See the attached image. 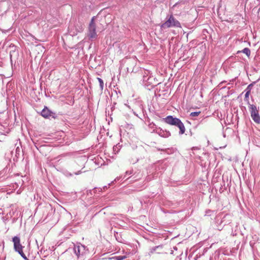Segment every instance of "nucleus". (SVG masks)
<instances>
[{
    "mask_svg": "<svg viewBox=\"0 0 260 260\" xmlns=\"http://www.w3.org/2000/svg\"><path fill=\"white\" fill-rule=\"evenodd\" d=\"M160 27L161 28L165 29L172 27H181V26L180 23L173 15H171L168 20L161 25Z\"/></svg>",
    "mask_w": 260,
    "mask_h": 260,
    "instance_id": "f257e3e1",
    "label": "nucleus"
},
{
    "mask_svg": "<svg viewBox=\"0 0 260 260\" xmlns=\"http://www.w3.org/2000/svg\"><path fill=\"white\" fill-rule=\"evenodd\" d=\"M74 251L78 258L83 257L88 252L86 247L80 244H77L74 246Z\"/></svg>",
    "mask_w": 260,
    "mask_h": 260,
    "instance_id": "f03ea898",
    "label": "nucleus"
},
{
    "mask_svg": "<svg viewBox=\"0 0 260 260\" xmlns=\"http://www.w3.org/2000/svg\"><path fill=\"white\" fill-rule=\"evenodd\" d=\"M249 108L251 116L253 120L257 123H259L260 116L259 115L258 111L256 107L254 105L249 104Z\"/></svg>",
    "mask_w": 260,
    "mask_h": 260,
    "instance_id": "7ed1b4c3",
    "label": "nucleus"
},
{
    "mask_svg": "<svg viewBox=\"0 0 260 260\" xmlns=\"http://www.w3.org/2000/svg\"><path fill=\"white\" fill-rule=\"evenodd\" d=\"M94 17H93L90 22L88 27V36L90 39H95L97 37L96 32L95 31V25L94 22Z\"/></svg>",
    "mask_w": 260,
    "mask_h": 260,
    "instance_id": "20e7f679",
    "label": "nucleus"
},
{
    "mask_svg": "<svg viewBox=\"0 0 260 260\" xmlns=\"http://www.w3.org/2000/svg\"><path fill=\"white\" fill-rule=\"evenodd\" d=\"M12 241L14 243V248L16 251L22 250L23 246L20 243V239L19 237L15 236L12 239Z\"/></svg>",
    "mask_w": 260,
    "mask_h": 260,
    "instance_id": "39448f33",
    "label": "nucleus"
},
{
    "mask_svg": "<svg viewBox=\"0 0 260 260\" xmlns=\"http://www.w3.org/2000/svg\"><path fill=\"white\" fill-rule=\"evenodd\" d=\"M178 118L169 115L164 118L163 121L168 124L173 125L176 121H178Z\"/></svg>",
    "mask_w": 260,
    "mask_h": 260,
    "instance_id": "423d86ee",
    "label": "nucleus"
},
{
    "mask_svg": "<svg viewBox=\"0 0 260 260\" xmlns=\"http://www.w3.org/2000/svg\"><path fill=\"white\" fill-rule=\"evenodd\" d=\"M173 125L177 126L179 128L180 134L182 135L185 133V128L184 125V124L181 122L180 119H179V118L178 119V121H176Z\"/></svg>",
    "mask_w": 260,
    "mask_h": 260,
    "instance_id": "0eeeda50",
    "label": "nucleus"
},
{
    "mask_svg": "<svg viewBox=\"0 0 260 260\" xmlns=\"http://www.w3.org/2000/svg\"><path fill=\"white\" fill-rule=\"evenodd\" d=\"M48 108H44L41 112V115L45 118H48L53 114Z\"/></svg>",
    "mask_w": 260,
    "mask_h": 260,
    "instance_id": "6e6552de",
    "label": "nucleus"
},
{
    "mask_svg": "<svg viewBox=\"0 0 260 260\" xmlns=\"http://www.w3.org/2000/svg\"><path fill=\"white\" fill-rule=\"evenodd\" d=\"M156 133L160 137H164V138H168L171 135V134L169 132H164V131H162L161 129L157 131Z\"/></svg>",
    "mask_w": 260,
    "mask_h": 260,
    "instance_id": "1a4fd4ad",
    "label": "nucleus"
},
{
    "mask_svg": "<svg viewBox=\"0 0 260 260\" xmlns=\"http://www.w3.org/2000/svg\"><path fill=\"white\" fill-rule=\"evenodd\" d=\"M239 52H243V53L245 54L248 57H249L250 55V50L248 48H245L242 51L238 52V53Z\"/></svg>",
    "mask_w": 260,
    "mask_h": 260,
    "instance_id": "9d476101",
    "label": "nucleus"
},
{
    "mask_svg": "<svg viewBox=\"0 0 260 260\" xmlns=\"http://www.w3.org/2000/svg\"><path fill=\"white\" fill-rule=\"evenodd\" d=\"M162 248V246H160V245H159V246H155V247H152L150 249V252H149V255H151L152 254V253H153L157 249H158V248Z\"/></svg>",
    "mask_w": 260,
    "mask_h": 260,
    "instance_id": "9b49d317",
    "label": "nucleus"
},
{
    "mask_svg": "<svg viewBox=\"0 0 260 260\" xmlns=\"http://www.w3.org/2000/svg\"><path fill=\"white\" fill-rule=\"evenodd\" d=\"M126 256L125 255H119L114 256L113 257V258L115 259V260H123L125 258H126Z\"/></svg>",
    "mask_w": 260,
    "mask_h": 260,
    "instance_id": "f8f14e48",
    "label": "nucleus"
},
{
    "mask_svg": "<svg viewBox=\"0 0 260 260\" xmlns=\"http://www.w3.org/2000/svg\"><path fill=\"white\" fill-rule=\"evenodd\" d=\"M152 78L150 77H148L147 76H144L143 77V81L144 82H148L149 83H150L151 82L149 80H152Z\"/></svg>",
    "mask_w": 260,
    "mask_h": 260,
    "instance_id": "ddd939ff",
    "label": "nucleus"
},
{
    "mask_svg": "<svg viewBox=\"0 0 260 260\" xmlns=\"http://www.w3.org/2000/svg\"><path fill=\"white\" fill-rule=\"evenodd\" d=\"M98 80L99 81L101 89L103 90L104 88V82L103 80L100 78H98Z\"/></svg>",
    "mask_w": 260,
    "mask_h": 260,
    "instance_id": "4468645a",
    "label": "nucleus"
},
{
    "mask_svg": "<svg viewBox=\"0 0 260 260\" xmlns=\"http://www.w3.org/2000/svg\"><path fill=\"white\" fill-rule=\"evenodd\" d=\"M120 146L118 145L114 146L113 147V151L115 152V153H118V152L119 151V150L120 149Z\"/></svg>",
    "mask_w": 260,
    "mask_h": 260,
    "instance_id": "2eb2a0df",
    "label": "nucleus"
},
{
    "mask_svg": "<svg viewBox=\"0 0 260 260\" xmlns=\"http://www.w3.org/2000/svg\"><path fill=\"white\" fill-rule=\"evenodd\" d=\"M17 252H18V253L24 259H27V257L26 256H25V254L23 253V250H19L18 251H17Z\"/></svg>",
    "mask_w": 260,
    "mask_h": 260,
    "instance_id": "dca6fc26",
    "label": "nucleus"
},
{
    "mask_svg": "<svg viewBox=\"0 0 260 260\" xmlns=\"http://www.w3.org/2000/svg\"><path fill=\"white\" fill-rule=\"evenodd\" d=\"M17 252H18V253L24 259H27V257L26 256H25V254L23 253V250H19L18 251H17Z\"/></svg>",
    "mask_w": 260,
    "mask_h": 260,
    "instance_id": "f3484780",
    "label": "nucleus"
},
{
    "mask_svg": "<svg viewBox=\"0 0 260 260\" xmlns=\"http://www.w3.org/2000/svg\"><path fill=\"white\" fill-rule=\"evenodd\" d=\"M201 112H193L190 114V116L191 117L198 116Z\"/></svg>",
    "mask_w": 260,
    "mask_h": 260,
    "instance_id": "a211bd4d",
    "label": "nucleus"
},
{
    "mask_svg": "<svg viewBox=\"0 0 260 260\" xmlns=\"http://www.w3.org/2000/svg\"><path fill=\"white\" fill-rule=\"evenodd\" d=\"M253 83H251L246 88V89H245V91H248V92H250L251 91V90L252 89V87L253 86Z\"/></svg>",
    "mask_w": 260,
    "mask_h": 260,
    "instance_id": "6ab92c4d",
    "label": "nucleus"
},
{
    "mask_svg": "<svg viewBox=\"0 0 260 260\" xmlns=\"http://www.w3.org/2000/svg\"><path fill=\"white\" fill-rule=\"evenodd\" d=\"M250 93V92L246 91V93L245 94V100H248Z\"/></svg>",
    "mask_w": 260,
    "mask_h": 260,
    "instance_id": "aec40b11",
    "label": "nucleus"
},
{
    "mask_svg": "<svg viewBox=\"0 0 260 260\" xmlns=\"http://www.w3.org/2000/svg\"><path fill=\"white\" fill-rule=\"evenodd\" d=\"M66 175L67 176H72V174L71 173H68V172H67V173H66Z\"/></svg>",
    "mask_w": 260,
    "mask_h": 260,
    "instance_id": "412c9836",
    "label": "nucleus"
},
{
    "mask_svg": "<svg viewBox=\"0 0 260 260\" xmlns=\"http://www.w3.org/2000/svg\"><path fill=\"white\" fill-rule=\"evenodd\" d=\"M125 174H126V175H130L132 174V172L131 171H126L125 172Z\"/></svg>",
    "mask_w": 260,
    "mask_h": 260,
    "instance_id": "4be33fe9",
    "label": "nucleus"
},
{
    "mask_svg": "<svg viewBox=\"0 0 260 260\" xmlns=\"http://www.w3.org/2000/svg\"><path fill=\"white\" fill-rule=\"evenodd\" d=\"M81 173V172L80 171H78L77 172L75 173V175H79V174H80Z\"/></svg>",
    "mask_w": 260,
    "mask_h": 260,
    "instance_id": "5701e85b",
    "label": "nucleus"
},
{
    "mask_svg": "<svg viewBox=\"0 0 260 260\" xmlns=\"http://www.w3.org/2000/svg\"><path fill=\"white\" fill-rule=\"evenodd\" d=\"M118 180V178L115 179V180Z\"/></svg>",
    "mask_w": 260,
    "mask_h": 260,
    "instance_id": "b1692460",
    "label": "nucleus"
}]
</instances>
